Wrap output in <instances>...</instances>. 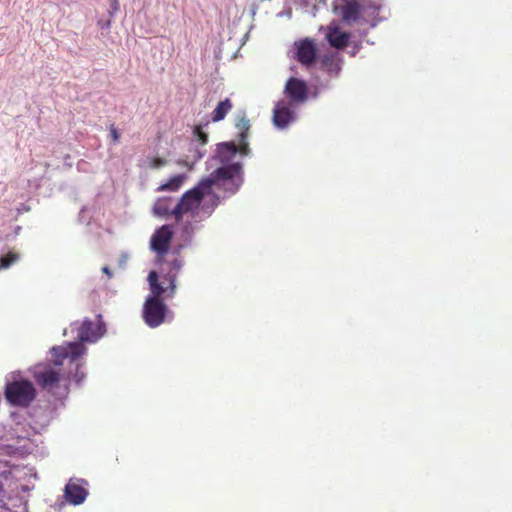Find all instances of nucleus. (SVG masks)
I'll list each match as a JSON object with an SVG mask.
<instances>
[{"label": "nucleus", "instance_id": "f257e3e1", "mask_svg": "<svg viewBox=\"0 0 512 512\" xmlns=\"http://www.w3.org/2000/svg\"><path fill=\"white\" fill-rule=\"evenodd\" d=\"M242 182V165L240 163L219 167L181 196L172 209L174 219L179 222L185 214L194 216L199 208L207 215H211L219 204V197L212 192V188L217 186L234 194L238 191Z\"/></svg>", "mask_w": 512, "mask_h": 512}, {"label": "nucleus", "instance_id": "7ed1b4c3", "mask_svg": "<svg viewBox=\"0 0 512 512\" xmlns=\"http://www.w3.org/2000/svg\"><path fill=\"white\" fill-rule=\"evenodd\" d=\"M237 126L241 129L239 145L237 146L234 142H224L217 146L216 156L223 164L222 167L229 166L230 164H228V162H230L237 152H240L242 155H248L250 151L247 143L248 130L250 127L249 121L243 118Z\"/></svg>", "mask_w": 512, "mask_h": 512}, {"label": "nucleus", "instance_id": "412c9836", "mask_svg": "<svg viewBox=\"0 0 512 512\" xmlns=\"http://www.w3.org/2000/svg\"><path fill=\"white\" fill-rule=\"evenodd\" d=\"M19 259V255L15 252H9L0 258V269H7Z\"/></svg>", "mask_w": 512, "mask_h": 512}, {"label": "nucleus", "instance_id": "423d86ee", "mask_svg": "<svg viewBox=\"0 0 512 512\" xmlns=\"http://www.w3.org/2000/svg\"><path fill=\"white\" fill-rule=\"evenodd\" d=\"M85 352L86 347L80 342H71L67 347L58 346L51 350L55 367L61 366L64 360L68 359L69 363L75 365L77 370L79 368L78 360Z\"/></svg>", "mask_w": 512, "mask_h": 512}, {"label": "nucleus", "instance_id": "6e6552de", "mask_svg": "<svg viewBox=\"0 0 512 512\" xmlns=\"http://www.w3.org/2000/svg\"><path fill=\"white\" fill-rule=\"evenodd\" d=\"M295 58L305 67H310L316 60L317 49L313 40L302 39L294 43Z\"/></svg>", "mask_w": 512, "mask_h": 512}, {"label": "nucleus", "instance_id": "6ab92c4d", "mask_svg": "<svg viewBox=\"0 0 512 512\" xmlns=\"http://www.w3.org/2000/svg\"><path fill=\"white\" fill-rule=\"evenodd\" d=\"M360 15V5L356 1L347 2L342 7V18L344 21L350 23L357 21Z\"/></svg>", "mask_w": 512, "mask_h": 512}, {"label": "nucleus", "instance_id": "b1692460", "mask_svg": "<svg viewBox=\"0 0 512 512\" xmlns=\"http://www.w3.org/2000/svg\"><path fill=\"white\" fill-rule=\"evenodd\" d=\"M109 131H110V137H111V140L114 144H117L120 140V133L119 131L117 130V128L112 124L110 125L109 127Z\"/></svg>", "mask_w": 512, "mask_h": 512}, {"label": "nucleus", "instance_id": "f03ea898", "mask_svg": "<svg viewBox=\"0 0 512 512\" xmlns=\"http://www.w3.org/2000/svg\"><path fill=\"white\" fill-rule=\"evenodd\" d=\"M181 267L180 260H173L169 271L162 277V282H159L157 272L151 271L148 275L151 294L146 299L163 300L162 296L165 293L167 298H172L176 293V279Z\"/></svg>", "mask_w": 512, "mask_h": 512}, {"label": "nucleus", "instance_id": "f8f14e48", "mask_svg": "<svg viewBox=\"0 0 512 512\" xmlns=\"http://www.w3.org/2000/svg\"><path fill=\"white\" fill-rule=\"evenodd\" d=\"M172 235L173 233L170 226H162L153 234L151 238V248L160 255L166 254L169 249Z\"/></svg>", "mask_w": 512, "mask_h": 512}, {"label": "nucleus", "instance_id": "9b49d317", "mask_svg": "<svg viewBox=\"0 0 512 512\" xmlns=\"http://www.w3.org/2000/svg\"><path fill=\"white\" fill-rule=\"evenodd\" d=\"M284 93L293 103H302L307 99V85L303 80L295 77L288 79Z\"/></svg>", "mask_w": 512, "mask_h": 512}, {"label": "nucleus", "instance_id": "4468645a", "mask_svg": "<svg viewBox=\"0 0 512 512\" xmlns=\"http://www.w3.org/2000/svg\"><path fill=\"white\" fill-rule=\"evenodd\" d=\"M327 39L332 47L343 49L348 45L350 34L341 31V29L337 26L329 27L327 32Z\"/></svg>", "mask_w": 512, "mask_h": 512}, {"label": "nucleus", "instance_id": "aec40b11", "mask_svg": "<svg viewBox=\"0 0 512 512\" xmlns=\"http://www.w3.org/2000/svg\"><path fill=\"white\" fill-rule=\"evenodd\" d=\"M233 104L229 98H226L223 101H220L216 108L212 112V120L214 122H218L223 120L229 111L232 109Z\"/></svg>", "mask_w": 512, "mask_h": 512}, {"label": "nucleus", "instance_id": "a878e982", "mask_svg": "<svg viewBox=\"0 0 512 512\" xmlns=\"http://www.w3.org/2000/svg\"><path fill=\"white\" fill-rule=\"evenodd\" d=\"M3 495H4V488H3L2 483L0 482V501H2Z\"/></svg>", "mask_w": 512, "mask_h": 512}, {"label": "nucleus", "instance_id": "2eb2a0df", "mask_svg": "<svg viewBox=\"0 0 512 512\" xmlns=\"http://www.w3.org/2000/svg\"><path fill=\"white\" fill-rule=\"evenodd\" d=\"M321 64L331 76H337L341 70V57L338 53L324 55Z\"/></svg>", "mask_w": 512, "mask_h": 512}, {"label": "nucleus", "instance_id": "39448f33", "mask_svg": "<svg viewBox=\"0 0 512 512\" xmlns=\"http://www.w3.org/2000/svg\"><path fill=\"white\" fill-rule=\"evenodd\" d=\"M168 312V307L163 300L146 299L142 317L147 326L156 328L165 322Z\"/></svg>", "mask_w": 512, "mask_h": 512}, {"label": "nucleus", "instance_id": "dca6fc26", "mask_svg": "<svg viewBox=\"0 0 512 512\" xmlns=\"http://www.w3.org/2000/svg\"><path fill=\"white\" fill-rule=\"evenodd\" d=\"M186 179H187V176L185 174L174 175V176L170 177L166 183L161 184L157 188L156 191L157 192H163V191L176 192L182 187V185L184 184Z\"/></svg>", "mask_w": 512, "mask_h": 512}, {"label": "nucleus", "instance_id": "1a4fd4ad", "mask_svg": "<svg viewBox=\"0 0 512 512\" xmlns=\"http://www.w3.org/2000/svg\"><path fill=\"white\" fill-rule=\"evenodd\" d=\"M70 379V374L64 375L61 373L60 368L48 367L43 371L36 373L35 379L37 383L46 390H52L58 386L59 382L64 379Z\"/></svg>", "mask_w": 512, "mask_h": 512}, {"label": "nucleus", "instance_id": "0eeeda50", "mask_svg": "<svg viewBox=\"0 0 512 512\" xmlns=\"http://www.w3.org/2000/svg\"><path fill=\"white\" fill-rule=\"evenodd\" d=\"M98 322L94 324L91 320L86 319L77 327V337L80 343L83 342H96L106 332L105 323L102 321V316L98 315Z\"/></svg>", "mask_w": 512, "mask_h": 512}, {"label": "nucleus", "instance_id": "9d476101", "mask_svg": "<svg viewBox=\"0 0 512 512\" xmlns=\"http://www.w3.org/2000/svg\"><path fill=\"white\" fill-rule=\"evenodd\" d=\"M84 484H86V482L79 479H71L66 484L64 495L69 503L73 505H79L85 501L88 495V491L84 487Z\"/></svg>", "mask_w": 512, "mask_h": 512}, {"label": "nucleus", "instance_id": "393cba45", "mask_svg": "<svg viewBox=\"0 0 512 512\" xmlns=\"http://www.w3.org/2000/svg\"><path fill=\"white\" fill-rule=\"evenodd\" d=\"M102 271H103L104 274L107 275V277L109 279L112 278L113 274H112L111 270L109 269V267H107V266L103 267Z\"/></svg>", "mask_w": 512, "mask_h": 512}, {"label": "nucleus", "instance_id": "f3484780", "mask_svg": "<svg viewBox=\"0 0 512 512\" xmlns=\"http://www.w3.org/2000/svg\"><path fill=\"white\" fill-rule=\"evenodd\" d=\"M15 453L19 455L30 454L34 449V443L29 437L18 436L15 444L9 445Z\"/></svg>", "mask_w": 512, "mask_h": 512}, {"label": "nucleus", "instance_id": "20e7f679", "mask_svg": "<svg viewBox=\"0 0 512 512\" xmlns=\"http://www.w3.org/2000/svg\"><path fill=\"white\" fill-rule=\"evenodd\" d=\"M6 400L17 407H28L36 397V390L28 380L13 381L6 384Z\"/></svg>", "mask_w": 512, "mask_h": 512}, {"label": "nucleus", "instance_id": "5701e85b", "mask_svg": "<svg viewBox=\"0 0 512 512\" xmlns=\"http://www.w3.org/2000/svg\"><path fill=\"white\" fill-rule=\"evenodd\" d=\"M166 164H167V160L164 158H160V157L151 158L149 161V166L152 169H158V168L164 167Z\"/></svg>", "mask_w": 512, "mask_h": 512}, {"label": "nucleus", "instance_id": "4be33fe9", "mask_svg": "<svg viewBox=\"0 0 512 512\" xmlns=\"http://www.w3.org/2000/svg\"><path fill=\"white\" fill-rule=\"evenodd\" d=\"M193 134L201 144L205 145L208 142V134L203 130L202 126H195Z\"/></svg>", "mask_w": 512, "mask_h": 512}, {"label": "nucleus", "instance_id": "ddd939ff", "mask_svg": "<svg viewBox=\"0 0 512 512\" xmlns=\"http://www.w3.org/2000/svg\"><path fill=\"white\" fill-rule=\"evenodd\" d=\"M294 112L284 101L276 103L273 110V123L278 128L287 127L294 120Z\"/></svg>", "mask_w": 512, "mask_h": 512}, {"label": "nucleus", "instance_id": "a211bd4d", "mask_svg": "<svg viewBox=\"0 0 512 512\" xmlns=\"http://www.w3.org/2000/svg\"><path fill=\"white\" fill-rule=\"evenodd\" d=\"M172 199L169 197H161L156 200L153 206V212L157 216L161 217H168L172 216V209L171 208Z\"/></svg>", "mask_w": 512, "mask_h": 512}]
</instances>
